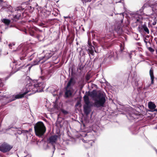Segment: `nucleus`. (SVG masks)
<instances>
[{
  "mask_svg": "<svg viewBox=\"0 0 157 157\" xmlns=\"http://www.w3.org/2000/svg\"><path fill=\"white\" fill-rule=\"evenodd\" d=\"M27 83L25 87L21 90V94L10 97H12L11 98L8 97H4L3 98V100L5 101L6 103H7L17 99L21 98L29 93L28 95H30L36 92H41L43 91L45 86V83L38 82L36 80L32 81L31 79H29L27 81Z\"/></svg>",
  "mask_w": 157,
  "mask_h": 157,
  "instance_id": "f257e3e1",
  "label": "nucleus"
},
{
  "mask_svg": "<svg viewBox=\"0 0 157 157\" xmlns=\"http://www.w3.org/2000/svg\"><path fill=\"white\" fill-rule=\"evenodd\" d=\"M36 135L39 137L42 136L46 131V128L44 123L41 122H37L34 126Z\"/></svg>",
  "mask_w": 157,
  "mask_h": 157,
  "instance_id": "f03ea898",
  "label": "nucleus"
},
{
  "mask_svg": "<svg viewBox=\"0 0 157 157\" xmlns=\"http://www.w3.org/2000/svg\"><path fill=\"white\" fill-rule=\"evenodd\" d=\"M9 10L11 12H14V14H13V19L15 21H16L19 19H22L23 17V10L19 8L17 9L16 10L12 11L10 10L12 9V7L11 6H9Z\"/></svg>",
  "mask_w": 157,
  "mask_h": 157,
  "instance_id": "7ed1b4c3",
  "label": "nucleus"
},
{
  "mask_svg": "<svg viewBox=\"0 0 157 157\" xmlns=\"http://www.w3.org/2000/svg\"><path fill=\"white\" fill-rule=\"evenodd\" d=\"M94 106L97 107L103 106L105 102V95L100 94L99 95L97 98L94 99Z\"/></svg>",
  "mask_w": 157,
  "mask_h": 157,
  "instance_id": "20e7f679",
  "label": "nucleus"
},
{
  "mask_svg": "<svg viewBox=\"0 0 157 157\" xmlns=\"http://www.w3.org/2000/svg\"><path fill=\"white\" fill-rule=\"evenodd\" d=\"M13 146L6 143H4L0 146V151L3 152H6L9 151Z\"/></svg>",
  "mask_w": 157,
  "mask_h": 157,
  "instance_id": "39448f33",
  "label": "nucleus"
},
{
  "mask_svg": "<svg viewBox=\"0 0 157 157\" xmlns=\"http://www.w3.org/2000/svg\"><path fill=\"white\" fill-rule=\"evenodd\" d=\"M58 138L57 135L52 136L48 138V141L53 146V148L55 149L54 144L56 143Z\"/></svg>",
  "mask_w": 157,
  "mask_h": 157,
  "instance_id": "423d86ee",
  "label": "nucleus"
},
{
  "mask_svg": "<svg viewBox=\"0 0 157 157\" xmlns=\"http://www.w3.org/2000/svg\"><path fill=\"white\" fill-rule=\"evenodd\" d=\"M89 48L87 49V51L89 55H91L92 56L94 55V51H95L96 52L98 53L100 51H97L94 48V47L91 45L89 44Z\"/></svg>",
  "mask_w": 157,
  "mask_h": 157,
  "instance_id": "0eeeda50",
  "label": "nucleus"
},
{
  "mask_svg": "<svg viewBox=\"0 0 157 157\" xmlns=\"http://www.w3.org/2000/svg\"><path fill=\"white\" fill-rule=\"evenodd\" d=\"M106 57L109 58H113L114 59H117V53L113 51L110 52L106 55Z\"/></svg>",
  "mask_w": 157,
  "mask_h": 157,
  "instance_id": "6e6552de",
  "label": "nucleus"
},
{
  "mask_svg": "<svg viewBox=\"0 0 157 157\" xmlns=\"http://www.w3.org/2000/svg\"><path fill=\"white\" fill-rule=\"evenodd\" d=\"M148 107L151 112L155 111H157V110L155 109L156 106L155 104L152 102H149L148 103Z\"/></svg>",
  "mask_w": 157,
  "mask_h": 157,
  "instance_id": "1a4fd4ad",
  "label": "nucleus"
},
{
  "mask_svg": "<svg viewBox=\"0 0 157 157\" xmlns=\"http://www.w3.org/2000/svg\"><path fill=\"white\" fill-rule=\"evenodd\" d=\"M66 91L65 93L66 97H68L71 96L73 92V89L72 88H67L66 87Z\"/></svg>",
  "mask_w": 157,
  "mask_h": 157,
  "instance_id": "9d476101",
  "label": "nucleus"
},
{
  "mask_svg": "<svg viewBox=\"0 0 157 157\" xmlns=\"http://www.w3.org/2000/svg\"><path fill=\"white\" fill-rule=\"evenodd\" d=\"M52 55V53L51 51H48L46 53L45 55L42 58H41L42 59H45V60L42 61V63H43L46 60L48 59L50 57H51Z\"/></svg>",
  "mask_w": 157,
  "mask_h": 157,
  "instance_id": "9b49d317",
  "label": "nucleus"
},
{
  "mask_svg": "<svg viewBox=\"0 0 157 157\" xmlns=\"http://www.w3.org/2000/svg\"><path fill=\"white\" fill-rule=\"evenodd\" d=\"M91 106V105H85L84 106V112L86 114H88L90 113V107Z\"/></svg>",
  "mask_w": 157,
  "mask_h": 157,
  "instance_id": "f8f14e48",
  "label": "nucleus"
},
{
  "mask_svg": "<svg viewBox=\"0 0 157 157\" xmlns=\"http://www.w3.org/2000/svg\"><path fill=\"white\" fill-rule=\"evenodd\" d=\"M150 75L151 80V83L152 84L153 83V81L154 79V76L153 74V70L152 68H151L149 71Z\"/></svg>",
  "mask_w": 157,
  "mask_h": 157,
  "instance_id": "ddd939ff",
  "label": "nucleus"
},
{
  "mask_svg": "<svg viewBox=\"0 0 157 157\" xmlns=\"http://www.w3.org/2000/svg\"><path fill=\"white\" fill-rule=\"evenodd\" d=\"M84 100L85 103V105H91L90 104V102L89 101V98L87 96H84Z\"/></svg>",
  "mask_w": 157,
  "mask_h": 157,
  "instance_id": "4468645a",
  "label": "nucleus"
},
{
  "mask_svg": "<svg viewBox=\"0 0 157 157\" xmlns=\"http://www.w3.org/2000/svg\"><path fill=\"white\" fill-rule=\"evenodd\" d=\"M73 79L72 78H71L68 82L67 86L66 87L67 88H71L70 86H71L73 85L74 84V83L73 82Z\"/></svg>",
  "mask_w": 157,
  "mask_h": 157,
  "instance_id": "2eb2a0df",
  "label": "nucleus"
},
{
  "mask_svg": "<svg viewBox=\"0 0 157 157\" xmlns=\"http://www.w3.org/2000/svg\"><path fill=\"white\" fill-rule=\"evenodd\" d=\"M41 60V58L38 59H36V60L33 61V63L31 65V67L33 66L36 65L38 64L39 62Z\"/></svg>",
  "mask_w": 157,
  "mask_h": 157,
  "instance_id": "dca6fc26",
  "label": "nucleus"
},
{
  "mask_svg": "<svg viewBox=\"0 0 157 157\" xmlns=\"http://www.w3.org/2000/svg\"><path fill=\"white\" fill-rule=\"evenodd\" d=\"M2 21L6 25H8L10 23V21L6 19H3L2 20Z\"/></svg>",
  "mask_w": 157,
  "mask_h": 157,
  "instance_id": "f3484780",
  "label": "nucleus"
},
{
  "mask_svg": "<svg viewBox=\"0 0 157 157\" xmlns=\"http://www.w3.org/2000/svg\"><path fill=\"white\" fill-rule=\"evenodd\" d=\"M90 96L92 98H95L97 96V94L95 91L94 90L90 94Z\"/></svg>",
  "mask_w": 157,
  "mask_h": 157,
  "instance_id": "a211bd4d",
  "label": "nucleus"
},
{
  "mask_svg": "<svg viewBox=\"0 0 157 157\" xmlns=\"http://www.w3.org/2000/svg\"><path fill=\"white\" fill-rule=\"evenodd\" d=\"M143 28L144 31L146 32L147 34L149 33V30L147 26L145 25H144L143 26Z\"/></svg>",
  "mask_w": 157,
  "mask_h": 157,
  "instance_id": "6ab92c4d",
  "label": "nucleus"
},
{
  "mask_svg": "<svg viewBox=\"0 0 157 157\" xmlns=\"http://www.w3.org/2000/svg\"><path fill=\"white\" fill-rule=\"evenodd\" d=\"M91 77V75L89 74H88L86 76V80L88 81Z\"/></svg>",
  "mask_w": 157,
  "mask_h": 157,
  "instance_id": "aec40b11",
  "label": "nucleus"
},
{
  "mask_svg": "<svg viewBox=\"0 0 157 157\" xmlns=\"http://www.w3.org/2000/svg\"><path fill=\"white\" fill-rule=\"evenodd\" d=\"M14 45L15 44L13 43H10L9 44V46L10 48L12 49V47L14 46Z\"/></svg>",
  "mask_w": 157,
  "mask_h": 157,
  "instance_id": "412c9836",
  "label": "nucleus"
},
{
  "mask_svg": "<svg viewBox=\"0 0 157 157\" xmlns=\"http://www.w3.org/2000/svg\"><path fill=\"white\" fill-rule=\"evenodd\" d=\"M35 54H33V55H31L30 56V57H29V60L31 61V60H32V59L33 58V57L34 56V55Z\"/></svg>",
  "mask_w": 157,
  "mask_h": 157,
  "instance_id": "4be33fe9",
  "label": "nucleus"
},
{
  "mask_svg": "<svg viewBox=\"0 0 157 157\" xmlns=\"http://www.w3.org/2000/svg\"><path fill=\"white\" fill-rule=\"evenodd\" d=\"M148 49L151 52H153L154 51V50L151 47H149Z\"/></svg>",
  "mask_w": 157,
  "mask_h": 157,
  "instance_id": "5701e85b",
  "label": "nucleus"
},
{
  "mask_svg": "<svg viewBox=\"0 0 157 157\" xmlns=\"http://www.w3.org/2000/svg\"><path fill=\"white\" fill-rule=\"evenodd\" d=\"M12 69L13 70V71H14L16 72L17 71V70H15V67H12Z\"/></svg>",
  "mask_w": 157,
  "mask_h": 157,
  "instance_id": "b1692460",
  "label": "nucleus"
},
{
  "mask_svg": "<svg viewBox=\"0 0 157 157\" xmlns=\"http://www.w3.org/2000/svg\"><path fill=\"white\" fill-rule=\"evenodd\" d=\"M80 104V102L79 101H78L75 105L76 106H78Z\"/></svg>",
  "mask_w": 157,
  "mask_h": 157,
  "instance_id": "393cba45",
  "label": "nucleus"
},
{
  "mask_svg": "<svg viewBox=\"0 0 157 157\" xmlns=\"http://www.w3.org/2000/svg\"><path fill=\"white\" fill-rule=\"evenodd\" d=\"M80 54H83V55H84V54H85L84 53V52L83 51V50H81L80 52Z\"/></svg>",
  "mask_w": 157,
  "mask_h": 157,
  "instance_id": "a878e982",
  "label": "nucleus"
},
{
  "mask_svg": "<svg viewBox=\"0 0 157 157\" xmlns=\"http://www.w3.org/2000/svg\"><path fill=\"white\" fill-rule=\"evenodd\" d=\"M24 157H31V155L30 154L27 155L26 156H25Z\"/></svg>",
  "mask_w": 157,
  "mask_h": 157,
  "instance_id": "bb28decb",
  "label": "nucleus"
},
{
  "mask_svg": "<svg viewBox=\"0 0 157 157\" xmlns=\"http://www.w3.org/2000/svg\"><path fill=\"white\" fill-rule=\"evenodd\" d=\"M62 112L63 113L65 114H67V112L65 110H63Z\"/></svg>",
  "mask_w": 157,
  "mask_h": 157,
  "instance_id": "cd10ccee",
  "label": "nucleus"
},
{
  "mask_svg": "<svg viewBox=\"0 0 157 157\" xmlns=\"http://www.w3.org/2000/svg\"><path fill=\"white\" fill-rule=\"evenodd\" d=\"M22 133V132L20 130H19L18 131V133L19 134H21Z\"/></svg>",
  "mask_w": 157,
  "mask_h": 157,
  "instance_id": "c85d7f7f",
  "label": "nucleus"
},
{
  "mask_svg": "<svg viewBox=\"0 0 157 157\" xmlns=\"http://www.w3.org/2000/svg\"><path fill=\"white\" fill-rule=\"evenodd\" d=\"M64 17L65 18H70V17L69 16H67V17Z\"/></svg>",
  "mask_w": 157,
  "mask_h": 157,
  "instance_id": "c756f323",
  "label": "nucleus"
},
{
  "mask_svg": "<svg viewBox=\"0 0 157 157\" xmlns=\"http://www.w3.org/2000/svg\"><path fill=\"white\" fill-rule=\"evenodd\" d=\"M20 59L21 60H22V59H24V58L22 57H20Z\"/></svg>",
  "mask_w": 157,
  "mask_h": 157,
  "instance_id": "7c9ffc66",
  "label": "nucleus"
},
{
  "mask_svg": "<svg viewBox=\"0 0 157 157\" xmlns=\"http://www.w3.org/2000/svg\"><path fill=\"white\" fill-rule=\"evenodd\" d=\"M15 64L14 62H13V63L11 64V65H13V64Z\"/></svg>",
  "mask_w": 157,
  "mask_h": 157,
  "instance_id": "2f4dec72",
  "label": "nucleus"
},
{
  "mask_svg": "<svg viewBox=\"0 0 157 157\" xmlns=\"http://www.w3.org/2000/svg\"><path fill=\"white\" fill-rule=\"evenodd\" d=\"M82 141L84 142H85V141L84 140H82Z\"/></svg>",
  "mask_w": 157,
  "mask_h": 157,
  "instance_id": "473e14b6",
  "label": "nucleus"
},
{
  "mask_svg": "<svg viewBox=\"0 0 157 157\" xmlns=\"http://www.w3.org/2000/svg\"><path fill=\"white\" fill-rule=\"evenodd\" d=\"M156 22H155V23H153V25H155L156 24Z\"/></svg>",
  "mask_w": 157,
  "mask_h": 157,
  "instance_id": "72a5a7b5",
  "label": "nucleus"
},
{
  "mask_svg": "<svg viewBox=\"0 0 157 157\" xmlns=\"http://www.w3.org/2000/svg\"><path fill=\"white\" fill-rule=\"evenodd\" d=\"M137 21H139V19H137Z\"/></svg>",
  "mask_w": 157,
  "mask_h": 157,
  "instance_id": "f704fd0d",
  "label": "nucleus"
},
{
  "mask_svg": "<svg viewBox=\"0 0 157 157\" xmlns=\"http://www.w3.org/2000/svg\"><path fill=\"white\" fill-rule=\"evenodd\" d=\"M134 114H132V117H134V116H134Z\"/></svg>",
  "mask_w": 157,
  "mask_h": 157,
  "instance_id": "c9c22d12",
  "label": "nucleus"
},
{
  "mask_svg": "<svg viewBox=\"0 0 157 157\" xmlns=\"http://www.w3.org/2000/svg\"><path fill=\"white\" fill-rule=\"evenodd\" d=\"M25 132H28V131L26 130V131H25Z\"/></svg>",
  "mask_w": 157,
  "mask_h": 157,
  "instance_id": "e433bc0d",
  "label": "nucleus"
},
{
  "mask_svg": "<svg viewBox=\"0 0 157 157\" xmlns=\"http://www.w3.org/2000/svg\"><path fill=\"white\" fill-rule=\"evenodd\" d=\"M30 68H31V67H29V69H30Z\"/></svg>",
  "mask_w": 157,
  "mask_h": 157,
  "instance_id": "4c0bfd02",
  "label": "nucleus"
},
{
  "mask_svg": "<svg viewBox=\"0 0 157 157\" xmlns=\"http://www.w3.org/2000/svg\"><path fill=\"white\" fill-rule=\"evenodd\" d=\"M8 130V129H6V131H7V130Z\"/></svg>",
  "mask_w": 157,
  "mask_h": 157,
  "instance_id": "58836bf2",
  "label": "nucleus"
},
{
  "mask_svg": "<svg viewBox=\"0 0 157 157\" xmlns=\"http://www.w3.org/2000/svg\"><path fill=\"white\" fill-rule=\"evenodd\" d=\"M145 41V43H147V42L146 41Z\"/></svg>",
  "mask_w": 157,
  "mask_h": 157,
  "instance_id": "ea45409f",
  "label": "nucleus"
},
{
  "mask_svg": "<svg viewBox=\"0 0 157 157\" xmlns=\"http://www.w3.org/2000/svg\"><path fill=\"white\" fill-rule=\"evenodd\" d=\"M156 153H157V150H156Z\"/></svg>",
  "mask_w": 157,
  "mask_h": 157,
  "instance_id": "a19ab883",
  "label": "nucleus"
}]
</instances>
